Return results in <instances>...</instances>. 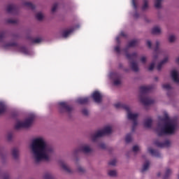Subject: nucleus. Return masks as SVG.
Wrapping results in <instances>:
<instances>
[{
  "label": "nucleus",
  "mask_w": 179,
  "mask_h": 179,
  "mask_svg": "<svg viewBox=\"0 0 179 179\" xmlns=\"http://www.w3.org/2000/svg\"><path fill=\"white\" fill-rule=\"evenodd\" d=\"M138 40H133V41H131L129 43V47H135V45H138Z\"/></svg>",
  "instance_id": "f704fd0d"
},
{
  "label": "nucleus",
  "mask_w": 179,
  "mask_h": 179,
  "mask_svg": "<svg viewBox=\"0 0 179 179\" xmlns=\"http://www.w3.org/2000/svg\"><path fill=\"white\" fill-rule=\"evenodd\" d=\"M152 87L150 85L148 86H142L140 88V94H139V100L143 106H150V104H153L155 103V100L152 99L150 97L146 95V93L150 92Z\"/></svg>",
  "instance_id": "7ed1b4c3"
},
{
  "label": "nucleus",
  "mask_w": 179,
  "mask_h": 179,
  "mask_svg": "<svg viewBox=\"0 0 179 179\" xmlns=\"http://www.w3.org/2000/svg\"><path fill=\"white\" fill-rule=\"evenodd\" d=\"M115 51H116L117 53H120V46H116L115 48Z\"/></svg>",
  "instance_id": "6e6d98bb"
},
{
  "label": "nucleus",
  "mask_w": 179,
  "mask_h": 179,
  "mask_svg": "<svg viewBox=\"0 0 179 179\" xmlns=\"http://www.w3.org/2000/svg\"><path fill=\"white\" fill-rule=\"evenodd\" d=\"M8 23H11L12 24H15L17 23V20H8Z\"/></svg>",
  "instance_id": "8fccbe9b"
},
{
  "label": "nucleus",
  "mask_w": 179,
  "mask_h": 179,
  "mask_svg": "<svg viewBox=\"0 0 179 179\" xmlns=\"http://www.w3.org/2000/svg\"><path fill=\"white\" fill-rule=\"evenodd\" d=\"M152 34H162V28L159 26H155L152 29Z\"/></svg>",
  "instance_id": "6ab92c4d"
},
{
  "label": "nucleus",
  "mask_w": 179,
  "mask_h": 179,
  "mask_svg": "<svg viewBox=\"0 0 179 179\" xmlns=\"http://www.w3.org/2000/svg\"><path fill=\"white\" fill-rule=\"evenodd\" d=\"M155 145H157L158 148H170L171 142L169 140L165 141L164 143L156 141Z\"/></svg>",
  "instance_id": "4468645a"
},
{
  "label": "nucleus",
  "mask_w": 179,
  "mask_h": 179,
  "mask_svg": "<svg viewBox=\"0 0 179 179\" xmlns=\"http://www.w3.org/2000/svg\"><path fill=\"white\" fill-rule=\"evenodd\" d=\"M108 174L110 176V177H117V171L110 170L108 171Z\"/></svg>",
  "instance_id": "72a5a7b5"
},
{
  "label": "nucleus",
  "mask_w": 179,
  "mask_h": 179,
  "mask_svg": "<svg viewBox=\"0 0 179 179\" xmlns=\"http://www.w3.org/2000/svg\"><path fill=\"white\" fill-rule=\"evenodd\" d=\"M77 171L78 173H85V171H86V170L85 169V168H83V166H78L77 168Z\"/></svg>",
  "instance_id": "79ce46f5"
},
{
  "label": "nucleus",
  "mask_w": 179,
  "mask_h": 179,
  "mask_svg": "<svg viewBox=\"0 0 179 179\" xmlns=\"http://www.w3.org/2000/svg\"><path fill=\"white\" fill-rule=\"evenodd\" d=\"M82 113L84 115H89V110L86 108L83 109Z\"/></svg>",
  "instance_id": "de8ad7c7"
},
{
  "label": "nucleus",
  "mask_w": 179,
  "mask_h": 179,
  "mask_svg": "<svg viewBox=\"0 0 179 179\" xmlns=\"http://www.w3.org/2000/svg\"><path fill=\"white\" fill-rule=\"evenodd\" d=\"M12 138H13V136L12 135V134H8L7 136V140L10 142V141H12Z\"/></svg>",
  "instance_id": "603ef678"
},
{
  "label": "nucleus",
  "mask_w": 179,
  "mask_h": 179,
  "mask_svg": "<svg viewBox=\"0 0 179 179\" xmlns=\"http://www.w3.org/2000/svg\"><path fill=\"white\" fill-rule=\"evenodd\" d=\"M108 164L109 166H115V164H117V160L112 159L109 162Z\"/></svg>",
  "instance_id": "49530a36"
},
{
  "label": "nucleus",
  "mask_w": 179,
  "mask_h": 179,
  "mask_svg": "<svg viewBox=\"0 0 179 179\" xmlns=\"http://www.w3.org/2000/svg\"><path fill=\"white\" fill-rule=\"evenodd\" d=\"M146 45L148 47V48H152V41H150V40H148L146 41Z\"/></svg>",
  "instance_id": "3c124183"
},
{
  "label": "nucleus",
  "mask_w": 179,
  "mask_h": 179,
  "mask_svg": "<svg viewBox=\"0 0 179 179\" xmlns=\"http://www.w3.org/2000/svg\"><path fill=\"white\" fill-rule=\"evenodd\" d=\"M17 50L25 55H29V50L23 46H17Z\"/></svg>",
  "instance_id": "aec40b11"
},
{
  "label": "nucleus",
  "mask_w": 179,
  "mask_h": 179,
  "mask_svg": "<svg viewBox=\"0 0 179 179\" xmlns=\"http://www.w3.org/2000/svg\"><path fill=\"white\" fill-rule=\"evenodd\" d=\"M41 41H43V39H41V38H36L33 39L32 43H34V44H40Z\"/></svg>",
  "instance_id": "4c0bfd02"
},
{
  "label": "nucleus",
  "mask_w": 179,
  "mask_h": 179,
  "mask_svg": "<svg viewBox=\"0 0 179 179\" xmlns=\"http://www.w3.org/2000/svg\"><path fill=\"white\" fill-rule=\"evenodd\" d=\"M155 44H156V46H155L153 56H152L153 61H156V59L159 57V54H160V50L159 49V45H160V42L159 41H157Z\"/></svg>",
  "instance_id": "9b49d317"
},
{
  "label": "nucleus",
  "mask_w": 179,
  "mask_h": 179,
  "mask_svg": "<svg viewBox=\"0 0 179 179\" xmlns=\"http://www.w3.org/2000/svg\"><path fill=\"white\" fill-rule=\"evenodd\" d=\"M126 57L127 59H129V61H135L136 59V57H138V54L136 52L132 53V54H126Z\"/></svg>",
  "instance_id": "412c9836"
},
{
  "label": "nucleus",
  "mask_w": 179,
  "mask_h": 179,
  "mask_svg": "<svg viewBox=\"0 0 179 179\" xmlns=\"http://www.w3.org/2000/svg\"><path fill=\"white\" fill-rule=\"evenodd\" d=\"M138 13H136L134 14V17L138 18Z\"/></svg>",
  "instance_id": "bf43d9fd"
},
{
  "label": "nucleus",
  "mask_w": 179,
  "mask_h": 179,
  "mask_svg": "<svg viewBox=\"0 0 179 179\" xmlns=\"http://www.w3.org/2000/svg\"><path fill=\"white\" fill-rule=\"evenodd\" d=\"M178 179H179V174H178Z\"/></svg>",
  "instance_id": "69168bd1"
},
{
  "label": "nucleus",
  "mask_w": 179,
  "mask_h": 179,
  "mask_svg": "<svg viewBox=\"0 0 179 179\" xmlns=\"http://www.w3.org/2000/svg\"><path fill=\"white\" fill-rule=\"evenodd\" d=\"M0 172H1V168H0Z\"/></svg>",
  "instance_id": "338daca9"
},
{
  "label": "nucleus",
  "mask_w": 179,
  "mask_h": 179,
  "mask_svg": "<svg viewBox=\"0 0 179 179\" xmlns=\"http://www.w3.org/2000/svg\"><path fill=\"white\" fill-rule=\"evenodd\" d=\"M155 69V62H152L149 66H148V71H153Z\"/></svg>",
  "instance_id": "a18cd8bd"
},
{
  "label": "nucleus",
  "mask_w": 179,
  "mask_h": 179,
  "mask_svg": "<svg viewBox=\"0 0 179 179\" xmlns=\"http://www.w3.org/2000/svg\"><path fill=\"white\" fill-rule=\"evenodd\" d=\"M157 176H158V177H160V176H162V173H158Z\"/></svg>",
  "instance_id": "680f3d73"
},
{
  "label": "nucleus",
  "mask_w": 179,
  "mask_h": 179,
  "mask_svg": "<svg viewBox=\"0 0 179 179\" xmlns=\"http://www.w3.org/2000/svg\"><path fill=\"white\" fill-rule=\"evenodd\" d=\"M78 103H79V104H86V103H87L89 101V98L87 97H85V98H79L77 100Z\"/></svg>",
  "instance_id": "cd10ccee"
},
{
  "label": "nucleus",
  "mask_w": 179,
  "mask_h": 179,
  "mask_svg": "<svg viewBox=\"0 0 179 179\" xmlns=\"http://www.w3.org/2000/svg\"><path fill=\"white\" fill-rule=\"evenodd\" d=\"M171 76L173 82H175V83H178L179 85L178 71H177V70H176V69L172 70L171 72Z\"/></svg>",
  "instance_id": "ddd939ff"
},
{
  "label": "nucleus",
  "mask_w": 179,
  "mask_h": 179,
  "mask_svg": "<svg viewBox=\"0 0 179 179\" xmlns=\"http://www.w3.org/2000/svg\"><path fill=\"white\" fill-rule=\"evenodd\" d=\"M115 107L116 108H123L124 110H125V111H127L128 119L131 121H133L132 131H134L135 127L138 125V121H136V120H138V117H139V115L138 113H134L131 112V108L129 107V106L122 103H117L115 104Z\"/></svg>",
  "instance_id": "20e7f679"
},
{
  "label": "nucleus",
  "mask_w": 179,
  "mask_h": 179,
  "mask_svg": "<svg viewBox=\"0 0 179 179\" xmlns=\"http://www.w3.org/2000/svg\"><path fill=\"white\" fill-rule=\"evenodd\" d=\"M176 64H179V57L176 59Z\"/></svg>",
  "instance_id": "052dcab7"
},
{
  "label": "nucleus",
  "mask_w": 179,
  "mask_h": 179,
  "mask_svg": "<svg viewBox=\"0 0 179 179\" xmlns=\"http://www.w3.org/2000/svg\"><path fill=\"white\" fill-rule=\"evenodd\" d=\"M16 10V7L14 5H9L7 6V12L8 13H12Z\"/></svg>",
  "instance_id": "c756f323"
},
{
  "label": "nucleus",
  "mask_w": 179,
  "mask_h": 179,
  "mask_svg": "<svg viewBox=\"0 0 179 179\" xmlns=\"http://www.w3.org/2000/svg\"><path fill=\"white\" fill-rule=\"evenodd\" d=\"M111 132H113V128L110 126H106L102 130H99L92 134V140L96 141L98 138H101V136H104V135H108V134H111Z\"/></svg>",
  "instance_id": "423d86ee"
},
{
  "label": "nucleus",
  "mask_w": 179,
  "mask_h": 179,
  "mask_svg": "<svg viewBox=\"0 0 179 179\" xmlns=\"http://www.w3.org/2000/svg\"><path fill=\"white\" fill-rule=\"evenodd\" d=\"M59 110L60 113H71L72 107L69 106L66 102H59Z\"/></svg>",
  "instance_id": "6e6552de"
},
{
  "label": "nucleus",
  "mask_w": 179,
  "mask_h": 179,
  "mask_svg": "<svg viewBox=\"0 0 179 179\" xmlns=\"http://www.w3.org/2000/svg\"><path fill=\"white\" fill-rule=\"evenodd\" d=\"M23 5L24 6H25V8H29V9H34V5L30 1H25L24 2Z\"/></svg>",
  "instance_id": "c85d7f7f"
},
{
  "label": "nucleus",
  "mask_w": 179,
  "mask_h": 179,
  "mask_svg": "<svg viewBox=\"0 0 179 179\" xmlns=\"http://www.w3.org/2000/svg\"><path fill=\"white\" fill-rule=\"evenodd\" d=\"M167 62H169V56L165 57L164 59L158 64L157 66V71H162V68H163V66H164Z\"/></svg>",
  "instance_id": "2eb2a0df"
},
{
  "label": "nucleus",
  "mask_w": 179,
  "mask_h": 179,
  "mask_svg": "<svg viewBox=\"0 0 179 179\" xmlns=\"http://www.w3.org/2000/svg\"><path fill=\"white\" fill-rule=\"evenodd\" d=\"M34 120V115H31L24 121L18 120L15 124V128L17 131L22 129V128H29L33 124V120Z\"/></svg>",
  "instance_id": "39448f33"
},
{
  "label": "nucleus",
  "mask_w": 179,
  "mask_h": 179,
  "mask_svg": "<svg viewBox=\"0 0 179 179\" xmlns=\"http://www.w3.org/2000/svg\"><path fill=\"white\" fill-rule=\"evenodd\" d=\"M109 78L113 80V85L115 86H120V85H121V77L120 76V74L117 73H110Z\"/></svg>",
  "instance_id": "1a4fd4ad"
},
{
  "label": "nucleus",
  "mask_w": 179,
  "mask_h": 179,
  "mask_svg": "<svg viewBox=\"0 0 179 179\" xmlns=\"http://www.w3.org/2000/svg\"><path fill=\"white\" fill-rule=\"evenodd\" d=\"M3 179H9V175H8V174L4 175Z\"/></svg>",
  "instance_id": "13d9d810"
},
{
  "label": "nucleus",
  "mask_w": 179,
  "mask_h": 179,
  "mask_svg": "<svg viewBox=\"0 0 179 179\" xmlns=\"http://www.w3.org/2000/svg\"><path fill=\"white\" fill-rule=\"evenodd\" d=\"M58 8V4L55 3L52 7V12H55L57 10V8Z\"/></svg>",
  "instance_id": "09e8293b"
},
{
  "label": "nucleus",
  "mask_w": 179,
  "mask_h": 179,
  "mask_svg": "<svg viewBox=\"0 0 179 179\" xmlns=\"http://www.w3.org/2000/svg\"><path fill=\"white\" fill-rule=\"evenodd\" d=\"M29 149L35 164H40L42 162H50L55 155L54 147L48 144L45 138L43 136L34 138L29 144Z\"/></svg>",
  "instance_id": "f257e3e1"
},
{
  "label": "nucleus",
  "mask_w": 179,
  "mask_h": 179,
  "mask_svg": "<svg viewBox=\"0 0 179 179\" xmlns=\"http://www.w3.org/2000/svg\"><path fill=\"white\" fill-rule=\"evenodd\" d=\"M125 141H126L127 143H129V142H131L132 141V136L131 134H127L126 136Z\"/></svg>",
  "instance_id": "ea45409f"
},
{
  "label": "nucleus",
  "mask_w": 179,
  "mask_h": 179,
  "mask_svg": "<svg viewBox=\"0 0 179 179\" xmlns=\"http://www.w3.org/2000/svg\"><path fill=\"white\" fill-rule=\"evenodd\" d=\"M149 167H150V162L149 161H145L141 169V173H145V171H148V170H149Z\"/></svg>",
  "instance_id": "f3484780"
},
{
  "label": "nucleus",
  "mask_w": 179,
  "mask_h": 179,
  "mask_svg": "<svg viewBox=\"0 0 179 179\" xmlns=\"http://www.w3.org/2000/svg\"><path fill=\"white\" fill-rule=\"evenodd\" d=\"M162 2H163V0H155V6L157 9L162 8Z\"/></svg>",
  "instance_id": "7c9ffc66"
},
{
  "label": "nucleus",
  "mask_w": 179,
  "mask_h": 179,
  "mask_svg": "<svg viewBox=\"0 0 179 179\" xmlns=\"http://www.w3.org/2000/svg\"><path fill=\"white\" fill-rule=\"evenodd\" d=\"M44 179H54L55 177L54 176V174L51 172H45L43 175Z\"/></svg>",
  "instance_id": "393cba45"
},
{
  "label": "nucleus",
  "mask_w": 179,
  "mask_h": 179,
  "mask_svg": "<svg viewBox=\"0 0 179 179\" xmlns=\"http://www.w3.org/2000/svg\"><path fill=\"white\" fill-rule=\"evenodd\" d=\"M141 151V147H139V145H134L133 147V152H134V153H138V152Z\"/></svg>",
  "instance_id": "a19ab883"
},
{
  "label": "nucleus",
  "mask_w": 179,
  "mask_h": 179,
  "mask_svg": "<svg viewBox=\"0 0 179 179\" xmlns=\"http://www.w3.org/2000/svg\"><path fill=\"white\" fill-rule=\"evenodd\" d=\"M2 45L6 50H8V48H10V47H15V45H16V43L15 42L11 43H3Z\"/></svg>",
  "instance_id": "a878e982"
},
{
  "label": "nucleus",
  "mask_w": 179,
  "mask_h": 179,
  "mask_svg": "<svg viewBox=\"0 0 179 179\" xmlns=\"http://www.w3.org/2000/svg\"><path fill=\"white\" fill-rule=\"evenodd\" d=\"M172 173H173V171H171V169L170 168H167L165 170V173L164 175V179L169 178V177L171 176Z\"/></svg>",
  "instance_id": "b1692460"
},
{
  "label": "nucleus",
  "mask_w": 179,
  "mask_h": 179,
  "mask_svg": "<svg viewBox=\"0 0 179 179\" xmlns=\"http://www.w3.org/2000/svg\"><path fill=\"white\" fill-rule=\"evenodd\" d=\"M36 19H38V20H43V18L44 17V15H43L42 13H36Z\"/></svg>",
  "instance_id": "58836bf2"
},
{
  "label": "nucleus",
  "mask_w": 179,
  "mask_h": 179,
  "mask_svg": "<svg viewBox=\"0 0 179 179\" xmlns=\"http://www.w3.org/2000/svg\"><path fill=\"white\" fill-rule=\"evenodd\" d=\"M59 166H60L66 173H72V169H71V167L66 164L65 161L62 159L59 160Z\"/></svg>",
  "instance_id": "9d476101"
},
{
  "label": "nucleus",
  "mask_w": 179,
  "mask_h": 179,
  "mask_svg": "<svg viewBox=\"0 0 179 179\" xmlns=\"http://www.w3.org/2000/svg\"><path fill=\"white\" fill-rule=\"evenodd\" d=\"M147 8H148V0H144L143 6V10H146Z\"/></svg>",
  "instance_id": "c03bdc74"
},
{
  "label": "nucleus",
  "mask_w": 179,
  "mask_h": 179,
  "mask_svg": "<svg viewBox=\"0 0 179 179\" xmlns=\"http://www.w3.org/2000/svg\"><path fill=\"white\" fill-rule=\"evenodd\" d=\"M152 118L148 117L144 120L143 126L145 127V128H150L152 127Z\"/></svg>",
  "instance_id": "dca6fc26"
},
{
  "label": "nucleus",
  "mask_w": 179,
  "mask_h": 179,
  "mask_svg": "<svg viewBox=\"0 0 179 179\" xmlns=\"http://www.w3.org/2000/svg\"><path fill=\"white\" fill-rule=\"evenodd\" d=\"M6 110V106L5 103L0 102V114H3V113Z\"/></svg>",
  "instance_id": "2f4dec72"
},
{
  "label": "nucleus",
  "mask_w": 179,
  "mask_h": 179,
  "mask_svg": "<svg viewBox=\"0 0 179 179\" xmlns=\"http://www.w3.org/2000/svg\"><path fill=\"white\" fill-rule=\"evenodd\" d=\"M162 122H164L163 125ZM162 122H159L156 129L157 134L159 136H163V135H173L177 131V121L171 120L169 116H166L164 119L162 120Z\"/></svg>",
  "instance_id": "f03ea898"
},
{
  "label": "nucleus",
  "mask_w": 179,
  "mask_h": 179,
  "mask_svg": "<svg viewBox=\"0 0 179 179\" xmlns=\"http://www.w3.org/2000/svg\"><path fill=\"white\" fill-rule=\"evenodd\" d=\"M0 156H1V159H3V157H2V155H1Z\"/></svg>",
  "instance_id": "e2e57ef3"
},
{
  "label": "nucleus",
  "mask_w": 179,
  "mask_h": 179,
  "mask_svg": "<svg viewBox=\"0 0 179 179\" xmlns=\"http://www.w3.org/2000/svg\"><path fill=\"white\" fill-rule=\"evenodd\" d=\"M155 80H157V77L155 78Z\"/></svg>",
  "instance_id": "0e129e2a"
},
{
  "label": "nucleus",
  "mask_w": 179,
  "mask_h": 179,
  "mask_svg": "<svg viewBox=\"0 0 179 179\" xmlns=\"http://www.w3.org/2000/svg\"><path fill=\"white\" fill-rule=\"evenodd\" d=\"M162 87L165 90H170V89H171V87L169 84H164V85H162Z\"/></svg>",
  "instance_id": "37998d69"
},
{
  "label": "nucleus",
  "mask_w": 179,
  "mask_h": 179,
  "mask_svg": "<svg viewBox=\"0 0 179 179\" xmlns=\"http://www.w3.org/2000/svg\"><path fill=\"white\" fill-rule=\"evenodd\" d=\"M79 152H83V153H90V152H92V147L88 144H83L78 148L75 149L73 152V155H78Z\"/></svg>",
  "instance_id": "0eeeda50"
},
{
  "label": "nucleus",
  "mask_w": 179,
  "mask_h": 179,
  "mask_svg": "<svg viewBox=\"0 0 179 179\" xmlns=\"http://www.w3.org/2000/svg\"><path fill=\"white\" fill-rule=\"evenodd\" d=\"M99 148H101V149H105L106 148V144H104V143L100 144Z\"/></svg>",
  "instance_id": "5fc2aeb1"
},
{
  "label": "nucleus",
  "mask_w": 179,
  "mask_h": 179,
  "mask_svg": "<svg viewBox=\"0 0 179 179\" xmlns=\"http://www.w3.org/2000/svg\"><path fill=\"white\" fill-rule=\"evenodd\" d=\"M132 5H133V8L136 9V3H135V0H132Z\"/></svg>",
  "instance_id": "4d7b16f0"
},
{
  "label": "nucleus",
  "mask_w": 179,
  "mask_h": 179,
  "mask_svg": "<svg viewBox=\"0 0 179 179\" xmlns=\"http://www.w3.org/2000/svg\"><path fill=\"white\" fill-rule=\"evenodd\" d=\"M11 155L13 159H19V149L17 148H13L11 150Z\"/></svg>",
  "instance_id": "5701e85b"
},
{
  "label": "nucleus",
  "mask_w": 179,
  "mask_h": 179,
  "mask_svg": "<svg viewBox=\"0 0 179 179\" xmlns=\"http://www.w3.org/2000/svg\"><path fill=\"white\" fill-rule=\"evenodd\" d=\"M148 152L152 155V156H154L155 157H160L161 155L159 151H156L152 148H148Z\"/></svg>",
  "instance_id": "4be33fe9"
},
{
  "label": "nucleus",
  "mask_w": 179,
  "mask_h": 179,
  "mask_svg": "<svg viewBox=\"0 0 179 179\" xmlns=\"http://www.w3.org/2000/svg\"><path fill=\"white\" fill-rule=\"evenodd\" d=\"M127 34L124 31L120 32V36L116 38V41L117 43H120V37H126Z\"/></svg>",
  "instance_id": "e433bc0d"
},
{
  "label": "nucleus",
  "mask_w": 179,
  "mask_h": 179,
  "mask_svg": "<svg viewBox=\"0 0 179 179\" xmlns=\"http://www.w3.org/2000/svg\"><path fill=\"white\" fill-rule=\"evenodd\" d=\"M140 62H141L143 65H145L148 62V57H146L145 55H142L140 57Z\"/></svg>",
  "instance_id": "473e14b6"
},
{
  "label": "nucleus",
  "mask_w": 179,
  "mask_h": 179,
  "mask_svg": "<svg viewBox=\"0 0 179 179\" xmlns=\"http://www.w3.org/2000/svg\"><path fill=\"white\" fill-rule=\"evenodd\" d=\"M131 69L134 72H138L139 71V67L138 66V64H136L135 62H131Z\"/></svg>",
  "instance_id": "bb28decb"
},
{
  "label": "nucleus",
  "mask_w": 179,
  "mask_h": 179,
  "mask_svg": "<svg viewBox=\"0 0 179 179\" xmlns=\"http://www.w3.org/2000/svg\"><path fill=\"white\" fill-rule=\"evenodd\" d=\"M5 37V32L0 33V41Z\"/></svg>",
  "instance_id": "864d4df0"
},
{
  "label": "nucleus",
  "mask_w": 179,
  "mask_h": 179,
  "mask_svg": "<svg viewBox=\"0 0 179 179\" xmlns=\"http://www.w3.org/2000/svg\"><path fill=\"white\" fill-rule=\"evenodd\" d=\"M168 40L169 43H174L176 41V36L173 34L169 35Z\"/></svg>",
  "instance_id": "c9c22d12"
},
{
  "label": "nucleus",
  "mask_w": 179,
  "mask_h": 179,
  "mask_svg": "<svg viewBox=\"0 0 179 179\" xmlns=\"http://www.w3.org/2000/svg\"><path fill=\"white\" fill-rule=\"evenodd\" d=\"M73 31V28H71L69 29H66L63 31L62 33V36L64 38H66V37H69V36H71V34H72Z\"/></svg>",
  "instance_id": "a211bd4d"
},
{
  "label": "nucleus",
  "mask_w": 179,
  "mask_h": 179,
  "mask_svg": "<svg viewBox=\"0 0 179 179\" xmlns=\"http://www.w3.org/2000/svg\"><path fill=\"white\" fill-rule=\"evenodd\" d=\"M92 99L94 100L95 103H101V99H103V95L101 94L99 91H95L92 94Z\"/></svg>",
  "instance_id": "f8f14e48"
}]
</instances>
